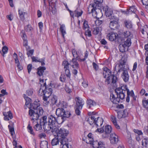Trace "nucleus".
Listing matches in <instances>:
<instances>
[{
    "mask_svg": "<svg viewBox=\"0 0 148 148\" xmlns=\"http://www.w3.org/2000/svg\"><path fill=\"white\" fill-rule=\"evenodd\" d=\"M66 104H62V108L56 109V114L58 116L57 118L52 115H50L48 118V123L43 126L45 131H51L53 133L55 131L56 127L55 125L56 123L58 124L62 123L67 118L70 117L71 115V111L66 110Z\"/></svg>",
    "mask_w": 148,
    "mask_h": 148,
    "instance_id": "f257e3e1",
    "label": "nucleus"
},
{
    "mask_svg": "<svg viewBox=\"0 0 148 148\" xmlns=\"http://www.w3.org/2000/svg\"><path fill=\"white\" fill-rule=\"evenodd\" d=\"M40 88L38 91L39 95L43 96V99L44 101H46L47 104H48L49 102L47 101L48 98L51 95L53 90L52 88L53 87H55V86L54 83H50L49 84L47 85L46 82H45L44 79H40Z\"/></svg>",
    "mask_w": 148,
    "mask_h": 148,
    "instance_id": "f03ea898",
    "label": "nucleus"
},
{
    "mask_svg": "<svg viewBox=\"0 0 148 148\" xmlns=\"http://www.w3.org/2000/svg\"><path fill=\"white\" fill-rule=\"evenodd\" d=\"M40 101L38 99L36 100L34 103H30V108H29V115L32 116V120H38L39 117L42 116L43 113V110L42 107H40Z\"/></svg>",
    "mask_w": 148,
    "mask_h": 148,
    "instance_id": "7ed1b4c3",
    "label": "nucleus"
},
{
    "mask_svg": "<svg viewBox=\"0 0 148 148\" xmlns=\"http://www.w3.org/2000/svg\"><path fill=\"white\" fill-rule=\"evenodd\" d=\"M57 135V137L63 140L66 143H68V139L66 137L69 134V131L63 128H57L56 127L55 132Z\"/></svg>",
    "mask_w": 148,
    "mask_h": 148,
    "instance_id": "20e7f679",
    "label": "nucleus"
},
{
    "mask_svg": "<svg viewBox=\"0 0 148 148\" xmlns=\"http://www.w3.org/2000/svg\"><path fill=\"white\" fill-rule=\"evenodd\" d=\"M110 22L109 24V27L112 30H114L118 29L119 27L118 23V18L114 15H112L110 17Z\"/></svg>",
    "mask_w": 148,
    "mask_h": 148,
    "instance_id": "39448f33",
    "label": "nucleus"
},
{
    "mask_svg": "<svg viewBox=\"0 0 148 148\" xmlns=\"http://www.w3.org/2000/svg\"><path fill=\"white\" fill-rule=\"evenodd\" d=\"M57 136L55 138H53L51 140V144L52 146L57 145H59V142L60 143V145H62V148H64L65 147H68L69 146V144L65 142H64L63 140L61 139H59Z\"/></svg>",
    "mask_w": 148,
    "mask_h": 148,
    "instance_id": "423d86ee",
    "label": "nucleus"
},
{
    "mask_svg": "<svg viewBox=\"0 0 148 148\" xmlns=\"http://www.w3.org/2000/svg\"><path fill=\"white\" fill-rule=\"evenodd\" d=\"M118 79L116 76L114 74H112L110 76L108 77L105 82V83L108 85L110 84L111 85L115 86L116 85V82Z\"/></svg>",
    "mask_w": 148,
    "mask_h": 148,
    "instance_id": "0eeeda50",
    "label": "nucleus"
},
{
    "mask_svg": "<svg viewBox=\"0 0 148 148\" xmlns=\"http://www.w3.org/2000/svg\"><path fill=\"white\" fill-rule=\"evenodd\" d=\"M62 65L64 66V69L66 75L67 77L70 78L71 73L69 71V65H71V64L69 63L67 61L64 60L63 61Z\"/></svg>",
    "mask_w": 148,
    "mask_h": 148,
    "instance_id": "6e6552de",
    "label": "nucleus"
},
{
    "mask_svg": "<svg viewBox=\"0 0 148 148\" xmlns=\"http://www.w3.org/2000/svg\"><path fill=\"white\" fill-rule=\"evenodd\" d=\"M121 88H117L115 90V92L119 98L120 101V99L123 100L124 99L125 96V91H123Z\"/></svg>",
    "mask_w": 148,
    "mask_h": 148,
    "instance_id": "1a4fd4ad",
    "label": "nucleus"
},
{
    "mask_svg": "<svg viewBox=\"0 0 148 148\" xmlns=\"http://www.w3.org/2000/svg\"><path fill=\"white\" fill-rule=\"evenodd\" d=\"M119 88H121L122 90L123 91H125V93L126 91H127V97L126 98V101L127 103H129L130 101V94H132L131 95H133L134 94V91L133 90H131L130 91L129 89L128 88L127 85H123Z\"/></svg>",
    "mask_w": 148,
    "mask_h": 148,
    "instance_id": "9d476101",
    "label": "nucleus"
},
{
    "mask_svg": "<svg viewBox=\"0 0 148 148\" xmlns=\"http://www.w3.org/2000/svg\"><path fill=\"white\" fill-rule=\"evenodd\" d=\"M110 140L111 143L113 144L117 143L119 140L118 135L114 133L110 134Z\"/></svg>",
    "mask_w": 148,
    "mask_h": 148,
    "instance_id": "9b49d317",
    "label": "nucleus"
},
{
    "mask_svg": "<svg viewBox=\"0 0 148 148\" xmlns=\"http://www.w3.org/2000/svg\"><path fill=\"white\" fill-rule=\"evenodd\" d=\"M107 37L108 38L109 40L111 41H114L116 39L121 37L118 36L117 34L113 32H111L108 34Z\"/></svg>",
    "mask_w": 148,
    "mask_h": 148,
    "instance_id": "f8f14e48",
    "label": "nucleus"
},
{
    "mask_svg": "<svg viewBox=\"0 0 148 148\" xmlns=\"http://www.w3.org/2000/svg\"><path fill=\"white\" fill-rule=\"evenodd\" d=\"M103 10L105 11V14L106 16L109 17V18L112 15H114L112 14V11L111 10L108 6L104 7L103 8Z\"/></svg>",
    "mask_w": 148,
    "mask_h": 148,
    "instance_id": "ddd939ff",
    "label": "nucleus"
},
{
    "mask_svg": "<svg viewBox=\"0 0 148 148\" xmlns=\"http://www.w3.org/2000/svg\"><path fill=\"white\" fill-rule=\"evenodd\" d=\"M88 14H89L93 13L94 12H95L96 13H97L96 11L97 9V5L94 3L90 4L88 7Z\"/></svg>",
    "mask_w": 148,
    "mask_h": 148,
    "instance_id": "4468645a",
    "label": "nucleus"
},
{
    "mask_svg": "<svg viewBox=\"0 0 148 148\" xmlns=\"http://www.w3.org/2000/svg\"><path fill=\"white\" fill-rule=\"evenodd\" d=\"M75 100L76 102V106H78L79 108H82L84 104V100L81 98L77 97L75 98Z\"/></svg>",
    "mask_w": 148,
    "mask_h": 148,
    "instance_id": "2eb2a0df",
    "label": "nucleus"
},
{
    "mask_svg": "<svg viewBox=\"0 0 148 148\" xmlns=\"http://www.w3.org/2000/svg\"><path fill=\"white\" fill-rule=\"evenodd\" d=\"M103 71L102 75L103 77L105 78H106L107 76L108 77L112 74L111 71L106 67L103 68Z\"/></svg>",
    "mask_w": 148,
    "mask_h": 148,
    "instance_id": "dca6fc26",
    "label": "nucleus"
},
{
    "mask_svg": "<svg viewBox=\"0 0 148 148\" xmlns=\"http://www.w3.org/2000/svg\"><path fill=\"white\" fill-rule=\"evenodd\" d=\"M3 114L4 116V119L5 120L8 121L10 119H12L13 118V115L10 111H9L7 112H3Z\"/></svg>",
    "mask_w": 148,
    "mask_h": 148,
    "instance_id": "f3484780",
    "label": "nucleus"
},
{
    "mask_svg": "<svg viewBox=\"0 0 148 148\" xmlns=\"http://www.w3.org/2000/svg\"><path fill=\"white\" fill-rule=\"evenodd\" d=\"M121 77L123 79V81L125 82L128 81L129 75L128 73V72L127 70H123L122 74L121 75Z\"/></svg>",
    "mask_w": 148,
    "mask_h": 148,
    "instance_id": "a211bd4d",
    "label": "nucleus"
},
{
    "mask_svg": "<svg viewBox=\"0 0 148 148\" xmlns=\"http://www.w3.org/2000/svg\"><path fill=\"white\" fill-rule=\"evenodd\" d=\"M110 99L111 101L114 104H118L120 101L119 98L117 96L116 98L114 95L113 94H111Z\"/></svg>",
    "mask_w": 148,
    "mask_h": 148,
    "instance_id": "6ab92c4d",
    "label": "nucleus"
},
{
    "mask_svg": "<svg viewBox=\"0 0 148 148\" xmlns=\"http://www.w3.org/2000/svg\"><path fill=\"white\" fill-rule=\"evenodd\" d=\"M103 120V119L99 117L95 118V119L94 120V124L96 125L97 127L99 126L100 125L102 127Z\"/></svg>",
    "mask_w": 148,
    "mask_h": 148,
    "instance_id": "aec40b11",
    "label": "nucleus"
},
{
    "mask_svg": "<svg viewBox=\"0 0 148 148\" xmlns=\"http://www.w3.org/2000/svg\"><path fill=\"white\" fill-rule=\"evenodd\" d=\"M77 60L78 61V60H77L76 58H73L70 62V63L72 62L73 63V64L71 65V66L73 68H75L78 69L79 68V65L77 62Z\"/></svg>",
    "mask_w": 148,
    "mask_h": 148,
    "instance_id": "412c9836",
    "label": "nucleus"
},
{
    "mask_svg": "<svg viewBox=\"0 0 148 148\" xmlns=\"http://www.w3.org/2000/svg\"><path fill=\"white\" fill-rule=\"evenodd\" d=\"M136 9L135 8V6H132L130 7L129 9H127L126 11V14H131L132 13H135L136 11Z\"/></svg>",
    "mask_w": 148,
    "mask_h": 148,
    "instance_id": "4be33fe9",
    "label": "nucleus"
},
{
    "mask_svg": "<svg viewBox=\"0 0 148 148\" xmlns=\"http://www.w3.org/2000/svg\"><path fill=\"white\" fill-rule=\"evenodd\" d=\"M46 69L45 66H40L37 69V74L39 76H41L43 75V73L44 71Z\"/></svg>",
    "mask_w": 148,
    "mask_h": 148,
    "instance_id": "5701e85b",
    "label": "nucleus"
},
{
    "mask_svg": "<svg viewBox=\"0 0 148 148\" xmlns=\"http://www.w3.org/2000/svg\"><path fill=\"white\" fill-rule=\"evenodd\" d=\"M131 35L130 32L128 31H125L122 33L121 36H120L121 37H121L122 38H131V37L132 36H130Z\"/></svg>",
    "mask_w": 148,
    "mask_h": 148,
    "instance_id": "b1692460",
    "label": "nucleus"
},
{
    "mask_svg": "<svg viewBox=\"0 0 148 148\" xmlns=\"http://www.w3.org/2000/svg\"><path fill=\"white\" fill-rule=\"evenodd\" d=\"M47 117L45 116L42 117L40 120L39 123L43 126L45 124L48 123L47 121Z\"/></svg>",
    "mask_w": 148,
    "mask_h": 148,
    "instance_id": "393cba45",
    "label": "nucleus"
},
{
    "mask_svg": "<svg viewBox=\"0 0 148 148\" xmlns=\"http://www.w3.org/2000/svg\"><path fill=\"white\" fill-rule=\"evenodd\" d=\"M112 130L111 126L108 125L105 126L104 129V132L106 134H109L111 132Z\"/></svg>",
    "mask_w": 148,
    "mask_h": 148,
    "instance_id": "a878e982",
    "label": "nucleus"
},
{
    "mask_svg": "<svg viewBox=\"0 0 148 148\" xmlns=\"http://www.w3.org/2000/svg\"><path fill=\"white\" fill-rule=\"evenodd\" d=\"M131 38H127L126 40L122 44L126 47L128 49V47H130L131 44Z\"/></svg>",
    "mask_w": 148,
    "mask_h": 148,
    "instance_id": "bb28decb",
    "label": "nucleus"
},
{
    "mask_svg": "<svg viewBox=\"0 0 148 148\" xmlns=\"http://www.w3.org/2000/svg\"><path fill=\"white\" fill-rule=\"evenodd\" d=\"M119 49L120 51L122 53L125 52L127 51L128 49L127 47H126L122 43L120 44L119 45Z\"/></svg>",
    "mask_w": 148,
    "mask_h": 148,
    "instance_id": "cd10ccee",
    "label": "nucleus"
},
{
    "mask_svg": "<svg viewBox=\"0 0 148 148\" xmlns=\"http://www.w3.org/2000/svg\"><path fill=\"white\" fill-rule=\"evenodd\" d=\"M87 104V106L89 108H90L92 106H95L96 105V103L95 101L90 99H88Z\"/></svg>",
    "mask_w": 148,
    "mask_h": 148,
    "instance_id": "c85d7f7f",
    "label": "nucleus"
},
{
    "mask_svg": "<svg viewBox=\"0 0 148 148\" xmlns=\"http://www.w3.org/2000/svg\"><path fill=\"white\" fill-rule=\"evenodd\" d=\"M142 102L143 107L146 108V110L148 111V99L147 100L145 98L143 99Z\"/></svg>",
    "mask_w": 148,
    "mask_h": 148,
    "instance_id": "c756f323",
    "label": "nucleus"
},
{
    "mask_svg": "<svg viewBox=\"0 0 148 148\" xmlns=\"http://www.w3.org/2000/svg\"><path fill=\"white\" fill-rule=\"evenodd\" d=\"M90 144H92L93 148H98V145L99 144V142L97 140H90Z\"/></svg>",
    "mask_w": 148,
    "mask_h": 148,
    "instance_id": "7c9ffc66",
    "label": "nucleus"
},
{
    "mask_svg": "<svg viewBox=\"0 0 148 148\" xmlns=\"http://www.w3.org/2000/svg\"><path fill=\"white\" fill-rule=\"evenodd\" d=\"M24 98L26 101L25 105L27 106L29 105V104L30 105V103H32L31 99L27 96H26V95L25 94H24Z\"/></svg>",
    "mask_w": 148,
    "mask_h": 148,
    "instance_id": "2f4dec72",
    "label": "nucleus"
},
{
    "mask_svg": "<svg viewBox=\"0 0 148 148\" xmlns=\"http://www.w3.org/2000/svg\"><path fill=\"white\" fill-rule=\"evenodd\" d=\"M95 119V117L94 116H91L87 120V121H88L89 124L91 125H93L94 123V120Z\"/></svg>",
    "mask_w": 148,
    "mask_h": 148,
    "instance_id": "473e14b6",
    "label": "nucleus"
},
{
    "mask_svg": "<svg viewBox=\"0 0 148 148\" xmlns=\"http://www.w3.org/2000/svg\"><path fill=\"white\" fill-rule=\"evenodd\" d=\"M25 29L26 32H32L33 30V28L30 25H27L25 27Z\"/></svg>",
    "mask_w": 148,
    "mask_h": 148,
    "instance_id": "72a5a7b5",
    "label": "nucleus"
},
{
    "mask_svg": "<svg viewBox=\"0 0 148 148\" xmlns=\"http://www.w3.org/2000/svg\"><path fill=\"white\" fill-rule=\"evenodd\" d=\"M18 14L21 20H23L24 19V16L26 14V12H23L22 11H21L20 10H18Z\"/></svg>",
    "mask_w": 148,
    "mask_h": 148,
    "instance_id": "f704fd0d",
    "label": "nucleus"
},
{
    "mask_svg": "<svg viewBox=\"0 0 148 148\" xmlns=\"http://www.w3.org/2000/svg\"><path fill=\"white\" fill-rule=\"evenodd\" d=\"M57 97L55 95H53L52 96V97L51 98V103L53 105H54L56 103L57 101Z\"/></svg>",
    "mask_w": 148,
    "mask_h": 148,
    "instance_id": "c9c22d12",
    "label": "nucleus"
},
{
    "mask_svg": "<svg viewBox=\"0 0 148 148\" xmlns=\"http://www.w3.org/2000/svg\"><path fill=\"white\" fill-rule=\"evenodd\" d=\"M48 2L49 6L51 7H56V0H49Z\"/></svg>",
    "mask_w": 148,
    "mask_h": 148,
    "instance_id": "e433bc0d",
    "label": "nucleus"
},
{
    "mask_svg": "<svg viewBox=\"0 0 148 148\" xmlns=\"http://www.w3.org/2000/svg\"><path fill=\"white\" fill-rule=\"evenodd\" d=\"M48 143L46 141H41L40 143V147L41 148H48Z\"/></svg>",
    "mask_w": 148,
    "mask_h": 148,
    "instance_id": "4c0bfd02",
    "label": "nucleus"
},
{
    "mask_svg": "<svg viewBox=\"0 0 148 148\" xmlns=\"http://www.w3.org/2000/svg\"><path fill=\"white\" fill-rule=\"evenodd\" d=\"M125 27H126L128 29H130L132 28V25L131 22L127 21L124 22Z\"/></svg>",
    "mask_w": 148,
    "mask_h": 148,
    "instance_id": "58836bf2",
    "label": "nucleus"
},
{
    "mask_svg": "<svg viewBox=\"0 0 148 148\" xmlns=\"http://www.w3.org/2000/svg\"><path fill=\"white\" fill-rule=\"evenodd\" d=\"M142 145L146 148H148V138H145L142 141Z\"/></svg>",
    "mask_w": 148,
    "mask_h": 148,
    "instance_id": "ea45409f",
    "label": "nucleus"
},
{
    "mask_svg": "<svg viewBox=\"0 0 148 148\" xmlns=\"http://www.w3.org/2000/svg\"><path fill=\"white\" fill-rule=\"evenodd\" d=\"M65 27V25L62 24L61 25L60 28V31L61 32L63 38H64V35L66 34V31L64 30Z\"/></svg>",
    "mask_w": 148,
    "mask_h": 148,
    "instance_id": "a19ab883",
    "label": "nucleus"
},
{
    "mask_svg": "<svg viewBox=\"0 0 148 148\" xmlns=\"http://www.w3.org/2000/svg\"><path fill=\"white\" fill-rule=\"evenodd\" d=\"M42 125L40 124L38 122H37V124L34 127V128L36 131H39L42 129Z\"/></svg>",
    "mask_w": 148,
    "mask_h": 148,
    "instance_id": "79ce46f5",
    "label": "nucleus"
},
{
    "mask_svg": "<svg viewBox=\"0 0 148 148\" xmlns=\"http://www.w3.org/2000/svg\"><path fill=\"white\" fill-rule=\"evenodd\" d=\"M8 47L6 46H4L3 47L2 49V51L3 52L2 56L3 57H4V54L8 52Z\"/></svg>",
    "mask_w": 148,
    "mask_h": 148,
    "instance_id": "37998d69",
    "label": "nucleus"
},
{
    "mask_svg": "<svg viewBox=\"0 0 148 148\" xmlns=\"http://www.w3.org/2000/svg\"><path fill=\"white\" fill-rule=\"evenodd\" d=\"M72 53L74 58H75L77 59V57L78 58H80V56H79L78 54L77 53V51L75 49H73L72 50Z\"/></svg>",
    "mask_w": 148,
    "mask_h": 148,
    "instance_id": "c03bdc74",
    "label": "nucleus"
},
{
    "mask_svg": "<svg viewBox=\"0 0 148 148\" xmlns=\"http://www.w3.org/2000/svg\"><path fill=\"white\" fill-rule=\"evenodd\" d=\"M88 56V52L87 51H86V52L85 56H84V57L83 59H82L80 58H80H78L77 57V60H78V61H79V62H84V61H85L86 59L87 58Z\"/></svg>",
    "mask_w": 148,
    "mask_h": 148,
    "instance_id": "a18cd8bd",
    "label": "nucleus"
},
{
    "mask_svg": "<svg viewBox=\"0 0 148 148\" xmlns=\"http://www.w3.org/2000/svg\"><path fill=\"white\" fill-rule=\"evenodd\" d=\"M8 127L11 136H12L13 135V133H14V127L13 126H11L10 125H9Z\"/></svg>",
    "mask_w": 148,
    "mask_h": 148,
    "instance_id": "49530a36",
    "label": "nucleus"
},
{
    "mask_svg": "<svg viewBox=\"0 0 148 148\" xmlns=\"http://www.w3.org/2000/svg\"><path fill=\"white\" fill-rule=\"evenodd\" d=\"M27 128L29 132H30L31 134L33 135H35V133L33 131V130L32 128V127L30 126V124H28L27 127Z\"/></svg>",
    "mask_w": 148,
    "mask_h": 148,
    "instance_id": "de8ad7c7",
    "label": "nucleus"
},
{
    "mask_svg": "<svg viewBox=\"0 0 148 148\" xmlns=\"http://www.w3.org/2000/svg\"><path fill=\"white\" fill-rule=\"evenodd\" d=\"M83 29L86 30V29H90V27L88 24V22L86 20L84 21L83 23Z\"/></svg>",
    "mask_w": 148,
    "mask_h": 148,
    "instance_id": "09e8293b",
    "label": "nucleus"
},
{
    "mask_svg": "<svg viewBox=\"0 0 148 148\" xmlns=\"http://www.w3.org/2000/svg\"><path fill=\"white\" fill-rule=\"evenodd\" d=\"M103 0H94L95 4L97 5H98V6L99 7L101 6V4L103 3Z\"/></svg>",
    "mask_w": 148,
    "mask_h": 148,
    "instance_id": "8fccbe9b",
    "label": "nucleus"
},
{
    "mask_svg": "<svg viewBox=\"0 0 148 148\" xmlns=\"http://www.w3.org/2000/svg\"><path fill=\"white\" fill-rule=\"evenodd\" d=\"M82 108H79L77 106H75V112L76 114L77 115H80L81 112L80 110H81Z\"/></svg>",
    "mask_w": 148,
    "mask_h": 148,
    "instance_id": "3c124183",
    "label": "nucleus"
},
{
    "mask_svg": "<svg viewBox=\"0 0 148 148\" xmlns=\"http://www.w3.org/2000/svg\"><path fill=\"white\" fill-rule=\"evenodd\" d=\"M85 34L86 36H87L88 37H90L91 36V33L90 30V29H88L85 30Z\"/></svg>",
    "mask_w": 148,
    "mask_h": 148,
    "instance_id": "603ef678",
    "label": "nucleus"
},
{
    "mask_svg": "<svg viewBox=\"0 0 148 148\" xmlns=\"http://www.w3.org/2000/svg\"><path fill=\"white\" fill-rule=\"evenodd\" d=\"M128 116V113L127 109H125L123 110L122 113V117L125 118Z\"/></svg>",
    "mask_w": 148,
    "mask_h": 148,
    "instance_id": "864d4df0",
    "label": "nucleus"
},
{
    "mask_svg": "<svg viewBox=\"0 0 148 148\" xmlns=\"http://www.w3.org/2000/svg\"><path fill=\"white\" fill-rule=\"evenodd\" d=\"M33 93V90L32 89H29L26 91V94L29 96H31Z\"/></svg>",
    "mask_w": 148,
    "mask_h": 148,
    "instance_id": "5fc2aeb1",
    "label": "nucleus"
},
{
    "mask_svg": "<svg viewBox=\"0 0 148 148\" xmlns=\"http://www.w3.org/2000/svg\"><path fill=\"white\" fill-rule=\"evenodd\" d=\"M133 131L134 133L137 134L138 135H141L143 134V133L141 130L134 129V130Z\"/></svg>",
    "mask_w": 148,
    "mask_h": 148,
    "instance_id": "6e6d98bb",
    "label": "nucleus"
},
{
    "mask_svg": "<svg viewBox=\"0 0 148 148\" xmlns=\"http://www.w3.org/2000/svg\"><path fill=\"white\" fill-rule=\"evenodd\" d=\"M74 12L75 13H76L77 15V16L78 17L79 16H81L82 15L83 12L82 10H81L80 12H78L77 10H76Z\"/></svg>",
    "mask_w": 148,
    "mask_h": 148,
    "instance_id": "4d7b16f0",
    "label": "nucleus"
},
{
    "mask_svg": "<svg viewBox=\"0 0 148 148\" xmlns=\"http://www.w3.org/2000/svg\"><path fill=\"white\" fill-rule=\"evenodd\" d=\"M34 52V50L33 49L30 50L28 51L27 53V54L28 56V57H29L30 56V54H31L30 56L33 55Z\"/></svg>",
    "mask_w": 148,
    "mask_h": 148,
    "instance_id": "13d9d810",
    "label": "nucleus"
},
{
    "mask_svg": "<svg viewBox=\"0 0 148 148\" xmlns=\"http://www.w3.org/2000/svg\"><path fill=\"white\" fill-rule=\"evenodd\" d=\"M93 68L94 69L97 71L98 70L99 68L98 66L95 62H93L92 63Z\"/></svg>",
    "mask_w": 148,
    "mask_h": 148,
    "instance_id": "bf43d9fd",
    "label": "nucleus"
},
{
    "mask_svg": "<svg viewBox=\"0 0 148 148\" xmlns=\"http://www.w3.org/2000/svg\"><path fill=\"white\" fill-rule=\"evenodd\" d=\"M99 28L98 27H96L94 29V30L93 32V34L97 35L99 32Z\"/></svg>",
    "mask_w": 148,
    "mask_h": 148,
    "instance_id": "052dcab7",
    "label": "nucleus"
},
{
    "mask_svg": "<svg viewBox=\"0 0 148 148\" xmlns=\"http://www.w3.org/2000/svg\"><path fill=\"white\" fill-rule=\"evenodd\" d=\"M32 69V65L31 64H29L27 66V69L28 73L29 74Z\"/></svg>",
    "mask_w": 148,
    "mask_h": 148,
    "instance_id": "680f3d73",
    "label": "nucleus"
},
{
    "mask_svg": "<svg viewBox=\"0 0 148 148\" xmlns=\"http://www.w3.org/2000/svg\"><path fill=\"white\" fill-rule=\"evenodd\" d=\"M111 121L113 124H116V123H117L116 118L114 116H112Z\"/></svg>",
    "mask_w": 148,
    "mask_h": 148,
    "instance_id": "e2e57ef3",
    "label": "nucleus"
},
{
    "mask_svg": "<svg viewBox=\"0 0 148 148\" xmlns=\"http://www.w3.org/2000/svg\"><path fill=\"white\" fill-rule=\"evenodd\" d=\"M52 8L51 12L53 14H55L57 13V10L56 7H51Z\"/></svg>",
    "mask_w": 148,
    "mask_h": 148,
    "instance_id": "0e129e2a",
    "label": "nucleus"
},
{
    "mask_svg": "<svg viewBox=\"0 0 148 148\" xmlns=\"http://www.w3.org/2000/svg\"><path fill=\"white\" fill-rule=\"evenodd\" d=\"M31 58H32V62H38V58H37V57L36 58L35 56H33Z\"/></svg>",
    "mask_w": 148,
    "mask_h": 148,
    "instance_id": "69168bd1",
    "label": "nucleus"
},
{
    "mask_svg": "<svg viewBox=\"0 0 148 148\" xmlns=\"http://www.w3.org/2000/svg\"><path fill=\"white\" fill-rule=\"evenodd\" d=\"M38 136L40 138H45L46 136L45 133H42L40 134Z\"/></svg>",
    "mask_w": 148,
    "mask_h": 148,
    "instance_id": "338daca9",
    "label": "nucleus"
},
{
    "mask_svg": "<svg viewBox=\"0 0 148 148\" xmlns=\"http://www.w3.org/2000/svg\"><path fill=\"white\" fill-rule=\"evenodd\" d=\"M82 85L84 88H86L88 86V84L86 81H84L82 83Z\"/></svg>",
    "mask_w": 148,
    "mask_h": 148,
    "instance_id": "774afa93",
    "label": "nucleus"
}]
</instances>
